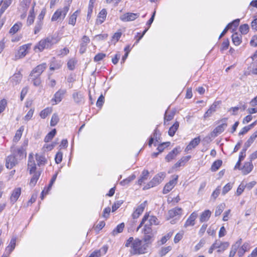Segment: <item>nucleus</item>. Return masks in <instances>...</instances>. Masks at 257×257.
<instances>
[{
	"instance_id": "nucleus-1",
	"label": "nucleus",
	"mask_w": 257,
	"mask_h": 257,
	"mask_svg": "<svg viewBox=\"0 0 257 257\" xmlns=\"http://www.w3.org/2000/svg\"><path fill=\"white\" fill-rule=\"evenodd\" d=\"M125 246L131 247V253L134 255L144 254L147 252L148 248L146 244H143L142 240L139 238L134 239L133 237H129L125 243Z\"/></svg>"
},
{
	"instance_id": "nucleus-2",
	"label": "nucleus",
	"mask_w": 257,
	"mask_h": 257,
	"mask_svg": "<svg viewBox=\"0 0 257 257\" xmlns=\"http://www.w3.org/2000/svg\"><path fill=\"white\" fill-rule=\"evenodd\" d=\"M28 141L25 140L24 142L23 146H22L20 148L16 149L14 146H12L11 148V151L12 154L15 156V157L19 161L22 160L23 158L26 157L27 153L26 149L24 148L25 146H27L28 145Z\"/></svg>"
},
{
	"instance_id": "nucleus-3",
	"label": "nucleus",
	"mask_w": 257,
	"mask_h": 257,
	"mask_svg": "<svg viewBox=\"0 0 257 257\" xmlns=\"http://www.w3.org/2000/svg\"><path fill=\"white\" fill-rule=\"evenodd\" d=\"M165 176V174L164 173H160L155 175L148 185L144 187V189H148L159 184L163 181Z\"/></svg>"
},
{
	"instance_id": "nucleus-4",
	"label": "nucleus",
	"mask_w": 257,
	"mask_h": 257,
	"mask_svg": "<svg viewBox=\"0 0 257 257\" xmlns=\"http://www.w3.org/2000/svg\"><path fill=\"white\" fill-rule=\"evenodd\" d=\"M30 44H25L20 46L15 54V60H17L25 57L28 53V50L30 49Z\"/></svg>"
},
{
	"instance_id": "nucleus-5",
	"label": "nucleus",
	"mask_w": 257,
	"mask_h": 257,
	"mask_svg": "<svg viewBox=\"0 0 257 257\" xmlns=\"http://www.w3.org/2000/svg\"><path fill=\"white\" fill-rule=\"evenodd\" d=\"M47 67V65L46 63L39 64L32 70L30 75L32 77H40V75L46 69Z\"/></svg>"
},
{
	"instance_id": "nucleus-6",
	"label": "nucleus",
	"mask_w": 257,
	"mask_h": 257,
	"mask_svg": "<svg viewBox=\"0 0 257 257\" xmlns=\"http://www.w3.org/2000/svg\"><path fill=\"white\" fill-rule=\"evenodd\" d=\"M227 120V118H223L221 121H223V123L220 125L216 127L213 131L211 133V137H217L218 135L222 133L226 127L227 126V123H226V120Z\"/></svg>"
},
{
	"instance_id": "nucleus-7",
	"label": "nucleus",
	"mask_w": 257,
	"mask_h": 257,
	"mask_svg": "<svg viewBox=\"0 0 257 257\" xmlns=\"http://www.w3.org/2000/svg\"><path fill=\"white\" fill-rule=\"evenodd\" d=\"M173 179L167 183L164 187L163 192L164 194L169 193L177 184L178 179V175H173Z\"/></svg>"
},
{
	"instance_id": "nucleus-8",
	"label": "nucleus",
	"mask_w": 257,
	"mask_h": 257,
	"mask_svg": "<svg viewBox=\"0 0 257 257\" xmlns=\"http://www.w3.org/2000/svg\"><path fill=\"white\" fill-rule=\"evenodd\" d=\"M139 13H126L120 16V19L123 22L132 21L139 17Z\"/></svg>"
},
{
	"instance_id": "nucleus-9",
	"label": "nucleus",
	"mask_w": 257,
	"mask_h": 257,
	"mask_svg": "<svg viewBox=\"0 0 257 257\" xmlns=\"http://www.w3.org/2000/svg\"><path fill=\"white\" fill-rule=\"evenodd\" d=\"M19 160L13 154L9 156L6 159V166L11 169L18 163Z\"/></svg>"
},
{
	"instance_id": "nucleus-10",
	"label": "nucleus",
	"mask_w": 257,
	"mask_h": 257,
	"mask_svg": "<svg viewBox=\"0 0 257 257\" xmlns=\"http://www.w3.org/2000/svg\"><path fill=\"white\" fill-rule=\"evenodd\" d=\"M66 93V90L65 89H60L55 93L54 98L52 100L54 101L55 102V104L59 103L63 98Z\"/></svg>"
},
{
	"instance_id": "nucleus-11",
	"label": "nucleus",
	"mask_w": 257,
	"mask_h": 257,
	"mask_svg": "<svg viewBox=\"0 0 257 257\" xmlns=\"http://www.w3.org/2000/svg\"><path fill=\"white\" fill-rule=\"evenodd\" d=\"M45 39L49 48H50L53 45L57 44L60 40L58 35L55 34L52 36H49L47 38H45Z\"/></svg>"
},
{
	"instance_id": "nucleus-12",
	"label": "nucleus",
	"mask_w": 257,
	"mask_h": 257,
	"mask_svg": "<svg viewBox=\"0 0 257 257\" xmlns=\"http://www.w3.org/2000/svg\"><path fill=\"white\" fill-rule=\"evenodd\" d=\"M21 194V188H16L13 190L10 198V200L12 204H14L18 199Z\"/></svg>"
},
{
	"instance_id": "nucleus-13",
	"label": "nucleus",
	"mask_w": 257,
	"mask_h": 257,
	"mask_svg": "<svg viewBox=\"0 0 257 257\" xmlns=\"http://www.w3.org/2000/svg\"><path fill=\"white\" fill-rule=\"evenodd\" d=\"M147 205V201H144L141 203L133 212L132 214L134 219L138 218L140 215L143 212L146 206Z\"/></svg>"
},
{
	"instance_id": "nucleus-14",
	"label": "nucleus",
	"mask_w": 257,
	"mask_h": 257,
	"mask_svg": "<svg viewBox=\"0 0 257 257\" xmlns=\"http://www.w3.org/2000/svg\"><path fill=\"white\" fill-rule=\"evenodd\" d=\"M90 42V39L87 36H84L82 38L81 43L80 44L79 52L83 54L85 52L87 48V44Z\"/></svg>"
},
{
	"instance_id": "nucleus-15",
	"label": "nucleus",
	"mask_w": 257,
	"mask_h": 257,
	"mask_svg": "<svg viewBox=\"0 0 257 257\" xmlns=\"http://www.w3.org/2000/svg\"><path fill=\"white\" fill-rule=\"evenodd\" d=\"M212 245H214V247L215 248L222 247V249H217V252H221L228 248L229 245V243L228 242H222L219 240H216Z\"/></svg>"
},
{
	"instance_id": "nucleus-16",
	"label": "nucleus",
	"mask_w": 257,
	"mask_h": 257,
	"mask_svg": "<svg viewBox=\"0 0 257 257\" xmlns=\"http://www.w3.org/2000/svg\"><path fill=\"white\" fill-rule=\"evenodd\" d=\"M197 213L196 212H193L192 213L186 221L184 225V227H187L189 226H194L195 225V221L197 218Z\"/></svg>"
},
{
	"instance_id": "nucleus-17",
	"label": "nucleus",
	"mask_w": 257,
	"mask_h": 257,
	"mask_svg": "<svg viewBox=\"0 0 257 257\" xmlns=\"http://www.w3.org/2000/svg\"><path fill=\"white\" fill-rule=\"evenodd\" d=\"M63 63L60 60L55 59L54 58H53L50 62V69L51 71H54L60 69Z\"/></svg>"
},
{
	"instance_id": "nucleus-18",
	"label": "nucleus",
	"mask_w": 257,
	"mask_h": 257,
	"mask_svg": "<svg viewBox=\"0 0 257 257\" xmlns=\"http://www.w3.org/2000/svg\"><path fill=\"white\" fill-rule=\"evenodd\" d=\"M242 239L241 238H240L237 241H236V242L234 244L232 245L228 257H233L235 255L237 250H238L239 247H240Z\"/></svg>"
},
{
	"instance_id": "nucleus-19",
	"label": "nucleus",
	"mask_w": 257,
	"mask_h": 257,
	"mask_svg": "<svg viewBox=\"0 0 257 257\" xmlns=\"http://www.w3.org/2000/svg\"><path fill=\"white\" fill-rule=\"evenodd\" d=\"M72 97L74 101L77 104H80L83 103L84 102V96L80 92L73 93Z\"/></svg>"
},
{
	"instance_id": "nucleus-20",
	"label": "nucleus",
	"mask_w": 257,
	"mask_h": 257,
	"mask_svg": "<svg viewBox=\"0 0 257 257\" xmlns=\"http://www.w3.org/2000/svg\"><path fill=\"white\" fill-rule=\"evenodd\" d=\"M250 249V245L248 242H244L242 246L239 247L237 254L239 257H242L246 251Z\"/></svg>"
},
{
	"instance_id": "nucleus-21",
	"label": "nucleus",
	"mask_w": 257,
	"mask_h": 257,
	"mask_svg": "<svg viewBox=\"0 0 257 257\" xmlns=\"http://www.w3.org/2000/svg\"><path fill=\"white\" fill-rule=\"evenodd\" d=\"M201 139L200 137H196L193 139L186 147L185 151H189L192 149L195 148L200 142Z\"/></svg>"
},
{
	"instance_id": "nucleus-22",
	"label": "nucleus",
	"mask_w": 257,
	"mask_h": 257,
	"mask_svg": "<svg viewBox=\"0 0 257 257\" xmlns=\"http://www.w3.org/2000/svg\"><path fill=\"white\" fill-rule=\"evenodd\" d=\"M251 162L252 161H250L248 162H245L241 168V170L244 175L248 174L252 170L253 166Z\"/></svg>"
},
{
	"instance_id": "nucleus-23",
	"label": "nucleus",
	"mask_w": 257,
	"mask_h": 257,
	"mask_svg": "<svg viewBox=\"0 0 257 257\" xmlns=\"http://www.w3.org/2000/svg\"><path fill=\"white\" fill-rule=\"evenodd\" d=\"M107 15L106 10L102 9L98 14L96 23L97 25L101 24L105 20Z\"/></svg>"
},
{
	"instance_id": "nucleus-24",
	"label": "nucleus",
	"mask_w": 257,
	"mask_h": 257,
	"mask_svg": "<svg viewBox=\"0 0 257 257\" xmlns=\"http://www.w3.org/2000/svg\"><path fill=\"white\" fill-rule=\"evenodd\" d=\"M22 78V74L20 71L15 73L11 78V81L14 85H17L21 82Z\"/></svg>"
},
{
	"instance_id": "nucleus-25",
	"label": "nucleus",
	"mask_w": 257,
	"mask_h": 257,
	"mask_svg": "<svg viewBox=\"0 0 257 257\" xmlns=\"http://www.w3.org/2000/svg\"><path fill=\"white\" fill-rule=\"evenodd\" d=\"M179 153V151L178 149L177 148H174L166 156L165 160L167 162H170L177 156Z\"/></svg>"
},
{
	"instance_id": "nucleus-26",
	"label": "nucleus",
	"mask_w": 257,
	"mask_h": 257,
	"mask_svg": "<svg viewBox=\"0 0 257 257\" xmlns=\"http://www.w3.org/2000/svg\"><path fill=\"white\" fill-rule=\"evenodd\" d=\"M211 212L209 210H206L203 212L200 216L201 222L207 221L210 217Z\"/></svg>"
},
{
	"instance_id": "nucleus-27",
	"label": "nucleus",
	"mask_w": 257,
	"mask_h": 257,
	"mask_svg": "<svg viewBox=\"0 0 257 257\" xmlns=\"http://www.w3.org/2000/svg\"><path fill=\"white\" fill-rule=\"evenodd\" d=\"M49 47L47 44V42L45 39L39 41L37 45L35 47V49H38L40 51H42L44 49H49Z\"/></svg>"
},
{
	"instance_id": "nucleus-28",
	"label": "nucleus",
	"mask_w": 257,
	"mask_h": 257,
	"mask_svg": "<svg viewBox=\"0 0 257 257\" xmlns=\"http://www.w3.org/2000/svg\"><path fill=\"white\" fill-rule=\"evenodd\" d=\"M143 239L145 242L144 244H146L148 248L149 245L151 244L154 240V234L144 235Z\"/></svg>"
},
{
	"instance_id": "nucleus-29",
	"label": "nucleus",
	"mask_w": 257,
	"mask_h": 257,
	"mask_svg": "<svg viewBox=\"0 0 257 257\" xmlns=\"http://www.w3.org/2000/svg\"><path fill=\"white\" fill-rule=\"evenodd\" d=\"M182 211V209L181 208L176 207L170 210L168 212V214L170 218H173L177 215H181Z\"/></svg>"
},
{
	"instance_id": "nucleus-30",
	"label": "nucleus",
	"mask_w": 257,
	"mask_h": 257,
	"mask_svg": "<svg viewBox=\"0 0 257 257\" xmlns=\"http://www.w3.org/2000/svg\"><path fill=\"white\" fill-rule=\"evenodd\" d=\"M216 102L213 103L207 110V111L204 113V118H206L210 117L211 114L216 111L217 106Z\"/></svg>"
},
{
	"instance_id": "nucleus-31",
	"label": "nucleus",
	"mask_w": 257,
	"mask_h": 257,
	"mask_svg": "<svg viewBox=\"0 0 257 257\" xmlns=\"http://www.w3.org/2000/svg\"><path fill=\"white\" fill-rule=\"evenodd\" d=\"M257 137V130L255 132L249 137L247 141L244 144V147L248 148L253 143L254 141Z\"/></svg>"
},
{
	"instance_id": "nucleus-32",
	"label": "nucleus",
	"mask_w": 257,
	"mask_h": 257,
	"mask_svg": "<svg viewBox=\"0 0 257 257\" xmlns=\"http://www.w3.org/2000/svg\"><path fill=\"white\" fill-rule=\"evenodd\" d=\"M149 171L148 170H144L142 172V175L140 177V178L139 179L138 183L139 185H142V184L145 181H146L149 176Z\"/></svg>"
},
{
	"instance_id": "nucleus-33",
	"label": "nucleus",
	"mask_w": 257,
	"mask_h": 257,
	"mask_svg": "<svg viewBox=\"0 0 257 257\" xmlns=\"http://www.w3.org/2000/svg\"><path fill=\"white\" fill-rule=\"evenodd\" d=\"M148 225H150V226L152 225H157L159 224V221L158 219L155 216H149L148 220H147Z\"/></svg>"
},
{
	"instance_id": "nucleus-34",
	"label": "nucleus",
	"mask_w": 257,
	"mask_h": 257,
	"mask_svg": "<svg viewBox=\"0 0 257 257\" xmlns=\"http://www.w3.org/2000/svg\"><path fill=\"white\" fill-rule=\"evenodd\" d=\"M179 126V122L178 121L175 122L174 124L170 127L168 131V135L171 137L174 136Z\"/></svg>"
},
{
	"instance_id": "nucleus-35",
	"label": "nucleus",
	"mask_w": 257,
	"mask_h": 257,
	"mask_svg": "<svg viewBox=\"0 0 257 257\" xmlns=\"http://www.w3.org/2000/svg\"><path fill=\"white\" fill-rule=\"evenodd\" d=\"M80 11H76L69 18L68 24L72 26H74L76 23V19Z\"/></svg>"
},
{
	"instance_id": "nucleus-36",
	"label": "nucleus",
	"mask_w": 257,
	"mask_h": 257,
	"mask_svg": "<svg viewBox=\"0 0 257 257\" xmlns=\"http://www.w3.org/2000/svg\"><path fill=\"white\" fill-rule=\"evenodd\" d=\"M24 126H22L17 131L15 136L13 139L14 142L17 143L20 140L22 135V133L24 131Z\"/></svg>"
},
{
	"instance_id": "nucleus-37",
	"label": "nucleus",
	"mask_w": 257,
	"mask_h": 257,
	"mask_svg": "<svg viewBox=\"0 0 257 257\" xmlns=\"http://www.w3.org/2000/svg\"><path fill=\"white\" fill-rule=\"evenodd\" d=\"M28 169H29V170H30V174H32V173L36 172V166L35 163L34 161L33 160V159L31 160L30 157H29V160L28 164Z\"/></svg>"
},
{
	"instance_id": "nucleus-38",
	"label": "nucleus",
	"mask_w": 257,
	"mask_h": 257,
	"mask_svg": "<svg viewBox=\"0 0 257 257\" xmlns=\"http://www.w3.org/2000/svg\"><path fill=\"white\" fill-rule=\"evenodd\" d=\"M232 41L235 46H238L241 42V36H239L237 33H234L232 35Z\"/></svg>"
},
{
	"instance_id": "nucleus-39",
	"label": "nucleus",
	"mask_w": 257,
	"mask_h": 257,
	"mask_svg": "<svg viewBox=\"0 0 257 257\" xmlns=\"http://www.w3.org/2000/svg\"><path fill=\"white\" fill-rule=\"evenodd\" d=\"M124 227V223H121L117 225V226L113 230L111 234L112 235L115 236L117 234L121 232Z\"/></svg>"
},
{
	"instance_id": "nucleus-40",
	"label": "nucleus",
	"mask_w": 257,
	"mask_h": 257,
	"mask_svg": "<svg viewBox=\"0 0 257 257\" xmlns=\"http://www.w3.org/2000/svg\"><path fill=\"white\" fill-rule=\"evenodd\" d=\"M52 112L51 107H47L42 110L40 113V116L42 118H45L49 114Z\"/></svg>"
},
{
	"instance_id": "nucleus-41",
	"label": "nucleus",
	"mask_w": 257,
	"mask_h": 257,
	"mask_svg": "<svg viewBox=\"0 0 257 257\" xmlns=\"http://www.w3.org/2000/svg\"><path fill=\"white\" fill-rule=\"evenodd\" d=\"M222 163V161L221 160H217L214 162L211 167V171L213 172L216 171L221 166Z\"/></svg>"
},
{
	"instance_id": "nucleus-42",
	"label": "nucleus",
	"mask_w": 257,
	"mask_h": 257,
	"mask_svg": "<svg viewBox=\"0 0 257 257\" xmlns=\"http://www.w3.org/2000/svg\"><path fill=\"white\" fill-rule=\"evenodd\" d=\"M29 80H31L34 86H39L41 83V80L40 77H32L29 75Z\"/></svg>"
},
{
	"instance_id": "nucleus-43",
	"label": "nucleus",
	"mask_w": 257,
	"mask_h": 257,
	"mask_svg": "<svg viewBox=\"0 0 257 257\" xmlns=\"http://www.w3.org/2000/svg\"><path fill=\"white\" fill-rule=\"evenodd\" d=\"M34 173V174L33 175L30 182V185L32 186H34L35 185L40 176V172H37Z\"/></svg>"
},
{
	"instance_id": "nucleus-44",
	"label": "nucleus",
	"mask_w": 257,
	"mask_h": 257,
	"mask_svg": "<svg viewBox=\"0 0 257 257\" xmlns=\"http://www.w3.org/2000/svg\"><path fill=\"white\" fill-rule=\"evenodd\" d=\"M173 235V232H170L166 234L165 236H163L160 240L158 241V244L160 245H162L165 243L170 238V237Z\"/></svg>"
},
{
	"instance_id": "nucleus-45",
	"label": "nucleus",
	"mask_w": 257,
	"mask_h": 257,
	"mask_svg": "<svg viewBox=\"0 0 257 257\" xmlns=\"http://www.w3.org/2000/svg\"><path fill=\"white\" fill-rule=\"evenodd\" d=\"M22 25L21 23L15 24L10 29V33L11 34H15L21 28Z\"/></svg>"
},
{
	"instance_id": "nucleus-46",
	"label": "nucleus",
	"mask_w": 257,
	"mask_h": 257,
	"mask_svg": "<svg viewBox=\"0 0 257 257\" xmlns=\"http://www.w3.org/2000/svg\"><path fill=\"white\" fill-rule=\"evenodd\" d=\"M36 159L38 162V165H44L47 161L45 157L43 155H39L36 154Z\"/></svg>"
},
{
	"instance_id": "nucleus-47",
	"label": "nucleus",
	"mask_w": 257,
	"mask_h": 257,
	"mask_svg": "<svg viewBox=\"0 0 257 257\" xmlns=\"http://www.w3.org/2000/svg\"><path fill=\"white\" fill-rule=\"evenodd\" d=\"M143 233L144 235L146 234H153V230L152 229L151 226H150V225H148V223H146L143 229Z\"/></svg>"
},
{
	"instance_id": "nucleus-48",
	"label": "nucleus",
	"mask_w": 257,
	"mask_h": 257,
	"mask_svg": "<svg viewBox=\"0 0 257 257\" xmlns=\"http://www.w3.org/2000/svg\"><path fill=\"white\" fill-rule=\"evenodd\" d=\"M12 0H4L2 1L1 4L3 3L0 10L4 13L5 10L9 7L12 4Z\"/></svg>"
},
{
	"instance_id": "nucleus-49",
	"label": "nucleus",
	"mask_w": 257,
	"mask_h": 257,
	"mask_svg": "<svg viewBox=\"0 0 257 257\" xmlns=\"http://www.w3.org/2000/svg\"><path fill=\"white\" fill-rule=\"evenodd\" d=\"M56 133V129H53L50 132H49L47 135L45 137L44 139V141L45 142H49L54 137Z\"/></svg>"
},
{
	"instance_id": "nucleus-50",
	"label": "nucleus",
	"mask_w": 257,
	"mask_h": 257,
	"mask_svg": "<svg viewBox=\"0 0 257 257\" xmlns=\"http://www.w3.org/2000/svg\"><path fill=\"white\" fill-rule=\"evenodd\" d=\"M59 121V118L57 113H54L51 117L50 125L51 126H55Z\"/></svg>"
},
{
	"instance_id": "nucleus-51",
	"label": "nucleus",
	"mask_w": 257,
	"mask_h": 257,
	"mask_svg": "<svg viewBox=\"0 0 257 257\" xmlns=\"http://www.w3.org/2000/svg\"><path fill=\"white\" fill-rule=\"evenodd\" d=\"M152 138H154V140H155V142L154 143V145L157 146V143L159 142V141L160 140L161 134L158 132L157 128H156L153 133V136Z\"/></svg>"
},
{
	"instance_id": "nucleus-52",
	"label": "nucleus",
	"mask_w": 257,
	"mask_h": 257,
	"mask_svg": "<svg viewBox=\"0 0 257 257\" xmlns=\"http://www.w3.org/2000/svg\"><path fill=\"white\" fill-rule=\"evenodd\" d=\"M77 63V61L74 59H70L67 62V66L69 70H73L74 69L75 65Z\"/></svg>"
},
{
	"instance_id": "nucleus-53",
	"label": "nucleus",
	"mask_w": 257,
	"mask_h": 257,
	"mask_svg": "<svg viewBox=\"0 0 257 257\" xmlns=\"http://www.w3.org/2000/svg\"><path fill=\"white\" fill-rule=\"evenodd\" d=\"M174 116V112H168V111H166L165 114L164 116V121H169L172 120Z\"/></svg>"
},
{
	"instance_id": "nucleus-54",
	"label": "nucleus",
	"mask_w": 257,
	"mask_h": 257,
	"mask_svg": "<svg viewBox=\"0 0 257 257\" xmlns=\"http://www.w3.org/2000/svg\"><path fill=\"white\" fill-rule=\"evenodd\" d=\"M59 19H62L61 14L60 10H59V9H58L55 12V13L53 14V15L51 18V21H56L58 20Z\"/></svg>"
},
{
	"instance_id": "nucleus-55",
	"label": "nucleus",
	"mask_w": 257,
	"mask_h": 257,
	"mask_svg": "<svg viewBox=\"0 0 257 257\" xmlns=\"http://www.w3.org/2000/svg\"><path fill=\"white\" fill-rule=\"evenodd\" d=\"M172 249L171 246L162 247L161 250L159 251L160 255L162 257L165 255L169 251Z\"/></svg>"
},
{
	"instance_id": "nucleus-56",
	"label": "nucleus",
	"mask_w": 257,
	"mask_h": 257,
	"mask_svg": "<svg viewBox=\"0 0 257 257\" xmlns=\"http://www.w3.org/2000/svg\"><path fill=\"white\" fill-rule=\"evenodd\" d=\"M43 22L42 21H38L36 24L34 28V33L35 34L39 33L42 28Z\"/></svg>"
},
{
	"instance_id": "nucleus-57",
	"label": "nucleus",
	"mask_w": 257,
	"mask_h": 257,
	"mask_svg": "<svg viewBox=\"0 0 257 257\" xmlns=\"http://www.w3.org/2000/svg\"><path fill=\"white\" fill-rule=\"evenodd\" d=\"M248 30L249 26L247 24L242 25L239 27V31L243 35L246 34L248 32Z\"/></svg>"
},
{
	"instance_id": "nucleus-58",
	"label": "nucleus",
	"mask_w": 257,
	"mask_h": 257,
	"mask_svg": "<svg viewBox=\"0 0 257 257\" xmlns=\"http://www.w3.org/2000/svg\"><path fill=\"white\" fill-rule=\"evenodd\" d=\"M59 10H60L61 14L62 19L63 20L69 10V7L68 6H64L63 8L59 9Z\"/></svg>"
},
{
	"instance_id": "nucleus-59",
	"label": "nucleus",
	"mask_w": 257,
	"mask_h": 257,
	"mask_svg": "<svg viewBox=\"0 0 257 257\" xmlns=\"http://www.w3.org/2000/svg\"><path fill=\"white\" fill-rule=\"evenodd\" d=\"M224 204H221L217 207L215 212V215L216 216H219L221 214L224 209Z\"/></svg>"
},
{
	"instance_id": "nucleus-60",
	"label": "nucleus",
	"mask_w": 257,
	"mask_h": 257,
	"mask_svg": "<svg viewBox=\"0 0 257 257\" xmlns=\"http://www.w3.org/2000/svg\"><path fill=\"white\" fill-rule=\"evenodd\" d=\"M170 144L169 142L161 144L157 148V150L160 153L162 152L166 147H168Z\"/></svg>"
},
{
	"instance_id": "nucleus-61",
	"label": "nucleus",
	"mask_w": 257,
	"mask_h": 257,
	"mask_svg": "<svg viewBox=\"0 0 257 257\" xmlns=\"http://www.w3.org/2000/svg\"><path fill=\"white\" fill-rule=\"evenodd\" d=\"M106 54L102 53H98L94 58V61L95 62H98L102 60L104 57H105Z\"/></svg>"
},
{
	"instance_id": "nucleus-62",
	"label": "nucleus",
	"mask_w": 257,
	"mask_h": 257,
	"mask_svg": "<svg viewBox=\"0 0 257 257\" xmlns=\"http://www.w3.org/2000/svg\"><path fill=\"white\" fill-rule=\"evenodd\" d=\"M63 154L62 153L58 152L55 156V160L56 164L60 163L62 160Z\"/></svg>"
},
{
	"instance_id": "nucleus-63",
	"label": "nucleus",
	"mask_w": 257,
	"mask_h": 257,
	"mask_svg": "<svg viewBox=\"0 0 257 257\" xmlns=\"http://www.w3.org/2000/svg\"><path fill=\"white\" fill-rule=\"evenodd\" d=\"M232 184H231L230 183H228L227 184H226L223 188L222 194L223 195H225L232 188Z\"/></svg>"
},
{
	"instance_id": "nucleus-64",
	"label": "nucleus",
	"mask_w": 257,
	"mask_h": 257,
	"mask_svg": "<svg viewBox=\"0 0 257 257\" xmlns=\"http://www.w3.org/2000/svg\"><path fill=\"white\" fill-rule=\"evenodd\" d=\"M7 104V100L5 99H3L0 101V113L5 110Z\"/></svg>"
}]
</instances>
